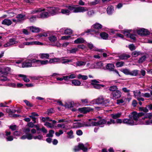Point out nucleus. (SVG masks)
I'll use <instances>...</instances> for the list:
<instances>
[{
    "instance_id": "27",
    "label": "nucleus",
    "mask_w": 152,
    "mask_h": 152,
    "mask_svg": "<svg viewBox=\"0 0 152 152\" xmlns=\"http://www.w3.org/2000/svg\"><path fill=\"white\" fill-rule=\"evenodd\" d=\"M48 39L51 42H56L57 40V37L52 35H50L48 37Z\"/></svg>"
},
{
    "instance_id": "43",
    "label": "nucleus",
    "mask_w": 152,
    "mask_h": 152,
    "mask_svg": "<svg viewBox=\"0 0 152 152\" xmlns=\"http://www.w3.org/2000/svg\"><path fill=\"white\" fill-rule=\"evenodd\" d=\"M77 78L78 79H82L83 80H86L88 79V77L86 75H82L80 74H78Z\"/></svg>"
},
{
    "instance_id": "1",
    "label": "nucleus",
    "mask_w": 152,
    "mask_h": 152,
    "mask_svg": "<svg viewBox=\"0 0 152 152\" xmlns=\"http://www.w3.org/2000/svg\"><path fill=\"white\" fill-rule=\"evenodd\" d=\"M65 7L68 9H60L58 7H54L56 9H58V11L56 12V15L58 13H61L68 15L71 12L70 11L75 13H77L83 12L88 10L87 7L77 6L72 5L69 6H66Z\"/></svg>"
},
{
    "instance_id": "51",
    "label": "nucleus",
    "mask_w": 152,
    "mask_h": 152,
    "mask_svg": "<svg viewBox=\"0 0 152 152\" xmlns=\"http://www.w3.org/2000/svg\"><path fill=\"white\" fill-rule=\"evenodd\" d=\"M54 132L53 130H51L49 131V133L46 136L49 137H52L53 136V134H54Z\"/></svg>"
},
{
    "instance_id": "58",
    "label": "nucleus",
    "mask_w": 152,
    "mask_h": 152,
    "mask_svg": "<svg viewBox=\"0 0 152 152\" xmlns=\"http://www.w3.org/2000/svg\"><path fill=\"white\" fill-rule=\"evenodd\" d=\"M22 134L21 132L20 131H15L13 133V135L14 136H19Z\"/></svg>"
},
{
    "instance_id": "59",
    "label": "nucleus",
    "mask_w": 152,
    "mask_h": 152,
    "mask_svg": "<svg viewBox=\"0 0 152 152\" xmlns=\"http://www.w3.org/2000/svg\"><path fill=\"white\" fill-rule=\"evenodd\" d=\"M142 96L146 98H149L151 97V94L150 93H146L142 94Z\"/></svg>"
},
{
    "instance_id": "36",
    "label": "nucleus",
    "mask_w": 152,
    "mask_h": 152,
    "mask_svg": "<svg viewBox=\"0 0 152 152\" xmlns=\"http://www.w3.org/2000/svg\"><path fill=\"white\" fill-rule=\"evenodd\" d=\"M110 101L109 99H104L102 105L105 106H108L110 105Z\"/></svg>"
},
{
    "instance_id": "44",
    "label": "nucleus",
    "mask_w": 152,
    "mask_h": 152,
    "mask_svg": "<svg viewBox=\"0 0 152 152\" xmlns=\"http://www.w3.org/2000/svg\"><path fill=\"white\" fill-rule=\"evenodd\" d=\"M102 66V64L101 62H98L94 63V68H99L101 67Z\"/></svg>"
},
{
    "instance_id": "38",
    "label": "nucleus",
    "mask_w": 152,
    "mask_h": 152,
    "mask_svg": "<svg viewBox=\"0 0 152 152\" xmlns=\"http://www.w3.org/2000/svg\"><path fill=\"white\" fill-rule=\"evenodd\" d=\"M100 36L103 39H107L108 37V34L105 32H103L100 33Z\"/></svg>"
},
{
    "instance_id": "52",
    "label": "nucleus",
    "mask_w": 152,
    "mask_h": 152,
    "mask_svg": "<svg viewBox=\"0 0 152 152\" xmlns=\"http://www.w3.org/2000/svg\"><path fill=\"white\" fill-rule=\"evenodd\" d=\"M78 48H73L71 50H68V52L69 53H75L76 52V51L78 50Z\"/></svg>"
},
{
    "instance_id": "18",
    "label": "nucleus",
    "mask_w": 152,
    "mask_h": 152,
    "mask_svg": "<svg viewBox=\"0 0 152 152\" xmlns=\"http://www.w3.org/2000/svg\"><path fill=\"white\" fill-rule=\"evenodd\" d=\"M92 110V109L89 107H84L79 109L80 111L84 113L88 112Z\"/></svg>"
},
{
    "instance_id": "15",
    "label": "nucleus",
    "mask_w": 152,
    "mask_h": 152,
    "mask_svg": "<svg viewBox=\"0 0 152 152\" xmlns=\"http://www.w3.org/2000/svg\"><path fill=\"white\" fill-rule=\"evenodd\" d=\"M11 70L10 68L7 67L4 68L2 70L0 69V72L2 74L7 75L11 72Z\"/></svg>"
},
{
    "instance_id": "54",
    "label": "nucleus",
    "mask_w": 152,
    "mask_h": 152,
    "mask_svg": "<svg viewBox=\"0 0 152 152\" xmlns=\"http://www.w3.org/2000/svg\"><path fill=\"white\" fill-rule=\"evenodd\" d=\"M48 34L47 33H44L42 34H38L37 35V37L38 38H43V37H47L48 36Z\"/></svg>"
},
{
    "instance_id": "19",
    "label": "nucleus",
    "mask_w": 152,
    "mask_h": 152,
    "mask_svg": "<svg viewBox=\"0 0 152 152\" xmlns=\"http://www.w3.org/2000/svg\"><path fill=\"white\" fill-rule=\"evenodd\" d=\"M25 15L20 14L16 16V18L17 19L18 21L21 22L25 19Z\"/></svg>"
},
{
    "instance_id": "55",
    "label": "nucleus",
    "mask_w": 152,
    "mask_h": 152,
    "mask_svg": "<svg viewBox=\"0 0 152 152\" xmlns=\"http://www.w3.org/2000/svg\"><path fill=\"white\" fill-rule=\"evenodd\" d=\"M124 64V62L123 61H119L116 64V65L117 67H120L123 66Z\"/></svg>"
},
{
    "instance_id": "42",
    "label": "nucleus",
    "mask_w": 152,
    "mask_h": 152,
    "mask_svg": "<svg viewBox=\"0 0 152 152\" xmlns=\"http://www.w3.org/2000/svg\"><path fill=\"white\" fill-rule=\"evenodd\" d=\"M86 62L82 61H77L76 63V66H84L86 65Z\"/></svg>"
},
{
    "instance_id": "56",
    "label": "nucleus",
    "mask_w": 152,
    "mask_h": 152,
    "mask_svg": "<svg viewBox=\"0 0 152 152\" xmlns=\"http://www.w3.org/2000/svg\"><path fill=\"white\" fill-rule=\"evenodd\" d=\"M87 13L88 16L91 17L94 14V12L93 10H90L88 11Z\"/></svg>"
},
{
    "instance_id": "53",
    "label": "nucleus",
    "mask_w": 152,
    "mask_h": 152,
    "mask_svg": "<svg viewBox=\"0 0 152 152\" xmlns=\"http://www.w3.org/2000/svg\"><path fill=\"white\" fill-rule=\"evenodd\" d=\"M41 119L42 121L43 122H45V121H51L52 120L49 118L48 117H42L41 118Z\"/></svg>"
},
{
    "instance_id": "10",
    "label": "nucleus",
    "mask_w": 152,
    "mask_h": 152,
    "mask_svg": "<svg viewBox=\"0 0 152 152\" xmlns=\"http://www.w3.org/2000/svg\"><path fill=\"white\" fill-rule=\"evenodd\" d=\"M137 34L141 35H147L150 34V32L146 29L141 28L137 31Z\"/></svg>"
},
{
    "instance_id": "48",
    "label": "nucleus",
    "mask_w": 152,
    "mask_h": 152,
    "mask_svg": "<svg viewBox=\"0 0 152 152\" xmlns=\"http://www.w3.org/2000/svg\"><path fill=\"white\" fill-rule=\"evenodd\" d=\"M44 125L48 127L52 128H54V125L53 124H51L50 123L46 122L44 124Z\"/></svg>"
},
{
    "instance_id": "39",
    "label": "nucleus",
    "mask_w": 152,
    "mask_h": 152,
    "mask_svg": "<svg viewBox=\"0 0 152 152\" xmlns=\"http://www.w3.org/2000/svg\"><path fill=\"white\" fill-rule=\"evenodd\" d=\"M85 40L84 39L82 38H80L77 39L75 40L74 41V42L75 44H78L80 43H82L84 42Z\"/></svg>"
},
{
    "instance_id": "24",
    "label": "nucleus",
    "mask_w": 152,
    "mask_h": 152,
    "mask_svg": "<svg viewBox=\"0 0 152 152\" xmlns=\"http://www.w3.org/2000/svg\"><path fill=\"white\" fill-rule=\"evenodd\" d=\"M107 11L108 14H112L114 11L113 7L111 5L108 6L107 8Z\"/></svg>"
},
{
    "instance_id": "64",
    "label": "nucleus",
    "mask_w": 152,
    "mask_h": 152,
    "mask_svg": "<svg viewBox=\"0 0 152 152\" xmlns=\"http://www.w3.org/2000/svg\"><path fill=\"white\" fill-rule=\"evenodd\" d=\"M129 48L131 50H133L135 49V46L133 44L129 45Z\"/></svg>"
},
{
    "instance_id": "49",
    "label": "nucleus",
    "mask_w": 152,
    "mask_h": 152,
    "mask_svg": "<svg viewBox=\"0 0 152 152\" xmlns=\"http://www.w3.org/2000/svg\"><path fill=\"white\" fill-rule=\"evenodd\" d=\"M122 72L126 75H130V70L127 69H125L122 70Z\"/></svg>"
},
{
    "instance_id": "28",
    "label": "nucleus",
    "mask_w": 152,
    "mask_h": 152,
    "mask_svg": "<svg viewBox=\"0 0 152 152\" xmlns=\"http://www.w3.org/2000/svg\"><path fill=\"white\" fill-rule=\"evenodd\" d=\"M45 10L44 9L41 8H37L32 10L31 12V13L32 14H35L39 12L44 11Z\"/></svg>"
},
{
    "instance_id": "2",
    "label": "nucleus",
    "mask_w": 152,
    "mask_h": 152,
    "mask_svg": "<svg viewBox=\"0 0 152 152\" xmlns=\"http://www.w3.org/2000/svg\"><path fill=\"white\" fill-rule=\"evenodd\" d=\"M22 66L23 68L36 67V58H34L32 54L29 55L27 59L23 63Z\"/></svg>"
},
{
    "instance_id": "25",
    "label": "nucleus",
    "mask_w": 152,
    "mask_h": 152,
    "mask_svg": "<svg viewBox=\"0 0 152 152\" xmlns=\"http://www.w3.org/2000/svg\"><path fill=\"white\" fill-rule=\"evenodd\" d=\"M19 77H22L23 80L26 82H28L30 81L29 79L27 77V76L22 74H19L18 75Z\"/></svg>"
},
{
    "instance_id": "23",
    "label": "nucleus",
    "mask_w": 152,
    "mask_h": 152,
    "mask_svg": "<svg viewBox=\"0 0 152 152\" xmlns=\"http://www.w3.org/2000/svg\"><path fill=\"white\" fill-rule=\"evenodd\" d=\"M106 68L110 71H113L115 68V66L113 64H108L106 65Z\"/></svg>"
},
{
    "instance_id": "35",
    "label": "nucleus",
    "mask_w": 152,
    "mask_h": 152,
    "mask_svg": "<svg viewBox=\"0 0 152 152\" xmlns=\"http://www.w3.org/2000/svg\"><path fill=\"white\" fill-rule=\"evenodd\" d=\"M60 59L59 58H54L50 59L49 61V63H56L59 62Z\"/></svg>"
},
{
    "instance_id": "47",
    "label": "nucleus",
    "mask_w": 152,
    "mask_h": 152,
    "mask_svg": "<svg viewBox=\"0 0 152 152\" xmlns=\"http://www.w3.org/2000/svg\"><path fill=\"white\" fill-rule=\"evenodd\" d=\"M141 54V53L140 52L135 51L132 52V56L134 57H136Z\"/></svg>"
},
{
    "instance_id": "33",
    "label": "nucleus",
    "mask_w": 152,
    "mask_h": 152,
    "mask_svg": "<svg viewBox=\"0 0 152 152\" xmlns=\"http://www.w3.org/2000/svg\"><path fill=\"white\" fill-rule=\"evenodd\" d=\"M39 56L42 59H48L49 57V55L48 53H40Z\"/></svg>"
},
{
    "instance_id": "16",
    "label": "nucleus",
    "mask_w": 152,
    "mask_h": 152,
    "mask_svg": "<svg viewBox=\"0 0 152 152\" xmlns=\"http://www.w3.org/2000/svg\"><path fill=\"white\" fill-rule=\"evenodd\" d=\"M5 135L7 137L6 139L7 141H11L13 140V137L10 135L11 134V132L6 131L5 132Z\"/></svg>"
},
{
    "instance_id": "31",
    "label": "nucleus",
    "mask_w": 152,
    "mask_h": 152,
    "mask_svg": "<svg viewBox=\"0 0 152 152\" xmlns=\"http://www.w3.org/2000/svg\"><path fill=\"white\" fill-rule=\"evenodd\" d=\"M91 84L94 88L98 89H100L101 87H103L104 86V85H103L99 84L94 83H91Z\"/></svg>"
},
{
    "instance_id": "11",
    "label": "nucleus",
    "mask_w": 152,
    "mask_h": 152,
    "mask_svg": "<svg viewBox=\"0 0 152 152\" xmlns=\"http://www.w3.org/2000/svg\"><path fill=\"white\" fill-rule=\"evenodd\" d=\"M123 123L130 126L136 125L135 122H134L133 120L131 119L130 118H125L123 119Z\"/></svg>"
},
{
    "instance_id": "13",
    "label": "nucleus",
    "mask_w": 152,
    "mask_h": 152,
    "mask_svg": "<svg viewBox=\"0 0 152 152\" xmlns=\"http://www.w3.org/2000/svg\"><path fill=\"white\" fill-rule=\"evenodd\" d=\"M18 42L13 39H10L9 41L4 45V47H7L18 43Z\"/></svg>"
},
{
    "instance_id": "22",
    "label": "nucleus",
    "mask_w": 152,
    "mask_h": 152,
    "mask_svg": "<svg viewBox=\"0 0 152 152\" xmlns=\"http://www.w3.org/2000/svg\"><path fill=\"white\" fill-rule=\"evenodd\" d=\"M60 59L59 62H61L62 64L69 63L72 61V59H65L64 58H62Z\"/></svg>"
},
{
    "instance_id": "4",
    "label": "nucleus",
    "mask_w": 152,
    "mask_h": 152,
    "mask_svg": "<svg viewBox=\"0 0 152 152\" xmlns=\"http://www.w3.org/2000/svg\"><path fill=\"white\" fill-rule=\"evenodd\" d=\"M89 121L91 126H101L104 124H107V121L106 119H102L97 118V119L94 118L92 119H89Z\"/></svg>"
},
{
    "instance_id": "32",
    "label": "nucleus",
    "mask_w": 152,
    "mask_h": 152,
    "mask_svg": "<svg viewBox=\"0 0 152 152\" xmlns=\"http://www.w3.org/2000/svg\"><path fill=\"white\" fill-rule=\"evenodd\" d=\"M134 96L136 99L137 100L139 99V98L141 97L142 96V94H141V92L140 91L138 92L134 91Z\"/></svg>"
},
{
    "instance_id": "6",
    "label": "nucleus",
    "mask_w": 152,
    "mask_h": 152,
    "mask_svg": "<svg viewBox=\"0 0 152 152\" xmlns=\"http://www.w3.org/2000/svg\"><path fill=\"white\" fill-rule=\"evenodd\" d=\"M152 118V113H147L145 114V116L142 118V120H145L143 124L146 125H152V120H150Z\"/></svg>"
},
{
    "instance_id": "3",
    "label": "nucleus",
    "mask_w": 152,
    "mask_h": 152,
    "mask_svg": "<svg viewBox=\"0 0 152 152\" xmlns=\"http://www.w3.org/2000/svg\"><path fill=\"white\" fill-rule=\"evenodd\" d=\"M45 10L43 11V12L40 14V15L37 16L38 18H47L51 15H56V12L58 11V9H56L54 7L50 8L47 10L45 9Z\"/></svg>"
},
{
    "instance_id": "21",
    "label": "nucleus",
    "mask_w": 152,
    "mask_h": 152,
    "mask_svg": "<svg viewBox=\"0 0 152 152\" xmlns=\"http://www.w3.org/2000/svg\"><path fill=\"white\" fill-rule=\"evenodd\" d=\"M72 85L75 86H79L81 84L80 82L77 79H74L72 80Z\"/></svg>"
},
{
    "instance_id": "45",
    "label": "nucleus",
    "mask_w": 152,
    "mask_h": 152,
    "mask_svg": "<svg viewBox=\"0 0 152 152\" xmlns=\"http://www.w3.org/2000/svg\"><path fill=\"white\" fill-rule=\"evenodd\" d=\"M109 90L110 91L113 92L116 91L118 90V88L116 86H113L110 87L109 88Z\"/></svg>"
},
{
    "instance_id": "30",
    "label": "nucleus",
    "mask_w": 152,
    "mask_h": 152,
    "mask_svg": "<svg viewBox=\"0 0 152 152\" xmlns=\"http://www.w3.org/2000/svg\"><path fill=\"white\" fill-rule=\"evenodd\" d=\"M123 33L127 37H129L130 36L131 33L132 32V30H125L123 31Z\"/></svg>"
},
{
    "instance_id": "57",
    "label": "nucleus",
    "mask_w": 152,
    "mask_h": 152,
    "mask_svg": "<svg viewBox=\"0 0 152 152\" xmlns=\"http://www.w3.org/2000/svg\"><path fill=\"white\" fill-rule=\"evenodd\" d=\"M72 33V30L70 29L67 28L65 30V34H70Z\"/></svg>"
},
{
    "instance_id": "50",
    "label": "nucleus",
    "mask_w": 152,
    "mask_h": 152,
    "mask_svg": "<svg viewBox=\"0 0 152 152\" xmlns=\"http://www.w3.org/2000/svg\"><path fill=\"white\" fill-rule=\"evenodd\" d=\"M67 134L68 135V137L69 138H72L74 137L73 135V132L72 130H71L70 131L68 132L67 133Z\"/></svg>"
},
{
    "instance_id": "17",
    "label": "nucleus",
    "mask_w": 152,
    "mask_h": 152,
    "mask_svg": "<svg viewBox=\"0 0 152 152\" xmlns=\"http://www.w3.org/2000/svg\"><path fill=\"white\" fill-rule=\"evenodd\" d=\"M89 145L88 144H86V146H85L82 143H79V147L80 148V150H82L83 151H87L88 150V147Z\"/></svg>"
},
{
    "instance_id": "29",
    "label": "nucleus",
    "mask_w": 152,
    "mask_h": 152,
    "mask_svg": "<svg viewBox=\"0 0 152 152\" xmlns=\"http://www.w3.org/2000/svg\"><path fill=\"white\" fill-rule=\"evenodd\" d=\"M30 30L33 32L37 33L40 30L39 28L35 26H32L29 27Z\"/></svg>"
},
{
    "instance_id": "63",
    "label": "nucleus",
    "mask_w": 152,
    "mask_h": 152,
    "mask_svg": "<svg viewBox=\"0 0 152 152\" xmlns=\"http://www.w3.org/2000/svg\"><path fill=\"white\" fill-rule=\"evenodd\" d=\"M76 134L78 136H80L83 134V133L81 130L78 129L77 130L76 132Z\"/></svg>"
},
{
    "instance_id": "7",
    "label": "nucleus",
    "mask_w": 152,
    "mask_h": 152,
    "mask_svg": "<svg viewBox=\"0 0 152 152\" xmlns=\"http://www.w3.org/2000/svg\"><path fill=\"white\" fill-rule=\"evenodd\" d=\"M91 126L90 122L89 123H87L86 122H83L82 123L77 122L74 123L73 124V128H79L84 126Z\"/></svg>"
},
{
    "instance_id": "20",
    "label": "nucleus",
    "mask_w": 152,
    "mask_h": 152,
    "mask_svg": "<svg viewBox=\"0 0 152 152\" xmlns=\"http://www.w3.org/2000/svg\"><path fill=\"white\" fill-rule=\"evenodd\" d=\"M130 56L128 54H123L120 55L119 57L120 59L121 60H125L129 58Z\"/></svg>"
},
{
    "instance_id": "5",
    "label": "nucleus",
    "mask_w": 152,
    "mask_h": 152,
    "mask_svg": "<svg viewBox=\"0 0 152 152\" xmlns=\"http://www.w3.org/2000/svg\"><path fill=\"white\" fill-rule=\"evenodd\" d=\"M145 114L142 112L137 113L135 112H133L129 115V117L131 119L133 120L134 122H135L136 125L139 124V121L138 120V118L140 116L144 115Z\"/></svg>"
},
{
    "instance_id": "60",
    "label": "nucleus",
    "mask_w": 152,
    "mask_h": 152,
    "mask_svg": "<svg viewBox=\"0 0 152 152\" xmlns=\"http://www.w3.org/2000/svg\"><path fill=\"white\" fill-rule=\"evenodd\" d=\"M43 136L42 135H39L38 136H35L33 137V138L34 139H38L41 140L42 139Z\"/></svg>"
},
{
    "instance_id": "40",
    "label": "nucleus",
    "mask_w": 152,
    "mask_h": 152,
    "mask_svg": "<svg viewBox=\"0 0 152 152\" xmlns=\"http://www.w3.org/2000/svg\"><path fill=\"white\" fill-rule=\"evenodd\" d=\"M139 72V71L137 69L131 71L130 72V75L132 76H136L137 75Z\"/></svg>"
},
{
    "instance_id": "26",
    "label": "nucleus",
    "mask_w": 152,
    "mask_h": 152,
    "mask_svg": "<svg viewBox=\"0 0 152 152\" xmlns=\"http://www.w3.org/2000/svg\"><path fill=\"white\" fill-rule=\"evenodd\" d=\"M12 21L8 19H5L3 20L2 24L4 25L9 26L12 23Z\"/></svg>"
},
{
    "instance_id": "62",
    "label": "nucleus",
    "mask_w": 152,
    "mask_h": 152,
    "mask_svg": "<svg viewBox=\"0 0 152 152\" xmlns=\"http://www.w3.org/2000/svg\"><path fill=\"white\" fill-rule=\"evenodd\" d=\"M69 79H72L76 78V75L75 74L72 73L69 75Z\"/></svg>"
},
{
    "instance_id": "14",
    "label": "nucleus",
    "mask_w": 152,
    "mask_h": 152,
    "mask_svg": "<svg viewBox=\"0 0 152 152\" xmlns=\"http://www.w3.org/2000/svg\"><path fill=\"white\" fill-rule=\"evenodd\" d=\"M88 48L90 49H92L93 50L98 51L100 52H104V50L102 49H98L97 48H96L93 45L90 43H88L87 45Z\"/></svg>"
},
{
    "instance_id": "46",
    "label": "nucleus",
    "mask_w": 152,
    "mask_h": 152,
    "mask_svg": "<svg viewBox=\"0 0 152 152\" xmlns=\"http://www.w3.org/2000/svg\"><path fill=\"white\" fill-rule=\"evenodd\" d=\"M146 57L145 56H142L140 58L138 61V62L139 63H142L146 59Z\"/></svg>"
},
{
    "instance_id": "61",
    "label": "nucleus",
    "mask_w": 152,
    "mask_h": 152,
    "mask_svg": "<svg viewBox=\"0 0 152 152\" xmlns=\"http://www.w3.org/2000/svg\"><path fill=\"white\" fill-rule=\"evenodd\" d=\"M115 123V120L112 119H111L110 120V121L107 122V125H110L112 124H114Z\"/></svg>"
},
{
    "instance_id": "34",
    "label": "nucleus",
    "mask_w": 152,
    "mask_h": 152,
    "mask_svg": "<svg viewBox=\"0 0 152 152\" xmlns=\"http://www.w3.org/2000/svg\"><path fill=\"white\" fill-rule=\"evenodd\" d=\"M122 113H117L113 114L111 115V116L114 119H116L121 117Z\"/></svg>"
},
{
    "instance_id": "12",
    "label": "nucleus",
    "mask_w": 152,
    "mask_h": 152,
    "mask_svg": "<svg viewBox=\"0 0 152 152\" xmlns=\"http://www.w3.org/2000/svg\"><path fill=\"white\" fill-rule=\"evenodd\" d=\"M49 61L47 60H41L36 59V66H39L42 65H45L49 63Z\"/></svg>"
},
{
    "instance_id": "41",
    "label": "nucleus",
    "mask_w": 152,
    "mask_h": 152,
    "mask_svg": "<svg viewBox=\"0 0 152 152\" xmlns=\"http://www.w3.org/2000/svg\"><path fill=\"white\" fill-rule=\"evenodd\" d=\"M93 27L94 28L97 29H99L101 28H102V26L101 24L99 23H96L93 26Z\"/></svg>"
},
{
    "instance_id": "9",
    "label": "nucleus",
    "mask_w": 152,
    "mask_h": 152,
    "mask_svg": "<svg viewBox=\"0 0 152 152\" xmlns=\"http://www.w3.org/2000/svg\"><path fill=\"white\" fill-rule=\"evenodd\" d=\"M121 95V92L118 90L113 92H112L111 94V96L113 97V99H114L120 98Z\"/></svg>"
},
{
    "instance_id": "37",
    "label": "nucleus",
    "mask_w": 152,
    "mask_h": 152,
    "mask_svg": "<svg viewBox=\"0 0 152 152\" xmlns=\"http://www.w3.org/2000/svg\"><path fill=\"white\" fill-rule=\"evenodd\" d=\"M99 2V0H94L92 1L88 2V4L90 6L96 5Z\"/></svg>"
},
{
    "instance_id": "8",
    "label": "nucleus",
    "mask_w": 152,
    "mask_h": 152,
    "mask_svg": "<svg viewBox=\"0 0 152 152\" xmlns=\"http://www.w3.org/2000/svg\"><path fill=\"white\" fill-rule=\"evenodd\" d=\"M104 98L103 96H100L98 98L92 100L90 102V103L93 104H102L103 102Z\"/></svg>"
}]
</instances>
